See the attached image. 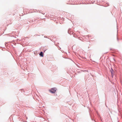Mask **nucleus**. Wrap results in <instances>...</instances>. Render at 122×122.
Segmentation results:
<instances>
[{"label":"nucleus","instance_id":"1","mask_svg":"<svg viewBox=\"0 0 122 122\" xmlns=\"http://www.w3.org/2000/svg\"><path fill=\"white\" fill-rule=\"evenodd\" d=\"M56 90V88H53L51 89L49 91L52 93H55Z\"/></svg>","mask_w":122,"mask_h":122},{"label":"nucleus","instance_id":"2","mask_svg":"<svg viewBox=\"0 0 122 122\" xmlns=\"http://www.w3.org/2000/svg\"><path fill=\"white\" fill-rule=\"evenodd\" d=\"M40 55L42 57L43 56V53L42 52H41L40 53Z\"/></svg>","mask_w":122,"mask_h":122},{"label":"nucleus","instance_id":"3","mask_svg":"<svg viewBox=\"0 0 122 122\" xmlns=\"http://www.w3.org/2000/svg\"><path fill=\"white\" fill-rule=\"evenodd\" d=\"M111 74H112H112H113V70H112H112H111Z\"/></svg>","mask_w":122,"mask_h":122}]
</instances>
